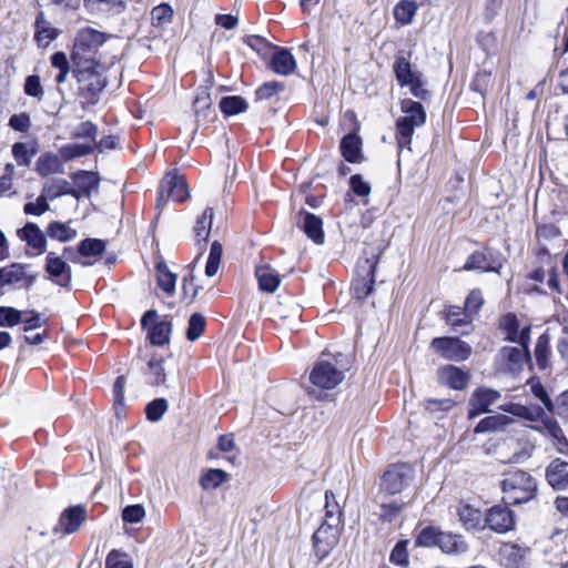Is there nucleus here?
Masks as SVG:
<instances>
[{"label": "nucleus", "instance_id": "f257e3e1", "mask_svg": "<svg viewBox=\"0 0 568 568\" xmlns=\"http://www.w3.org/2000/svg\"><path fill=\"white\" fill-rule=\"evenodd\" d=\"M108 34L92 28L79 30L71 54L78 71H90L102 62L99 48L105 42Z\"/></svg>", "mask_w": 568, "mask_h": 568}, {"label": "nucleus", "instance_id": "f03ea898", "mask_svg": "<svg viewBox=\"0 0 568 568\" xmlns=\"http://www.w3.org/2000/svg\"><path fill=\"white\" fill-rule=\"evenodd\" d=\"M400 110L404 115L396 121V140L400 151L404 148L410 150L414 130L425 123L426 112L419 102L410 99H404L402 101Z\"/></svg>", "mask_w": 568, "mask_h": 568}, {"label": "nucleus", "instance_id": "7ed1b4c3", "mask_svg": "<svg viewBox=\"0 0 568 568\" xmlns=\"http://www.w3.org/2000/svg\"><path fill=\"white\" fill-rule=\"evenodd\" d=\"M347 369L341 353L331 358H321L310 373V382L321 389H333L344 381Z\"/></svg>", "mask_w": 568, "mask_h": 568}, {"label": "nucleus", "instance_id": "20e7f679", "mask_svg": "<svg viewBox=\"0 0 568 568\" xmlns=\"http://www.w3.org/2000/svg\"><path fill=\"white\" fill-rule=\"evenodd\" d=\"M503 499L506 504H523L531 500L537 491L535 478L523 470L509 471L503 481Z\"/></svg>", "mask_w": 568, "mask_h": 568}, {"label": "nucleus", "instance_id": "39448f33", "mask_svg": "<svg viewBox=\"0 0 568 568\" xmlns=\"http://www.w3.org/2000/svg\"><path fill=\"white\" fill-rule=\"evenodd\" d=\"M416 545L422 547L438 546L446 554H462L467 549V544L462 536L439 531L434 527L424 528L417 536Z\"/></svg>", "mask_w": 568, "mask_h": 568}, {"label": "nucleus", "instance_id": "423d86ee", "mask_svg": "<svg viewBox=\"0 0 568 568\" xmlns=\"http://www.w3.org/2000/svg\"><path fill=\"white\" fill-rule=\"evenodd\" d=\"M496 362L498 368L505 373L519 374L525 366L531 363L529 345L526 347L504 346L499 349Z\"/></svg>", "mask_w": 568, "mask_h": 568}, {"label": "nucleus", "instance_id": "0eeeda50", "mask_svg": "<svg viewBox=\"0 0 568 568\" xmlns=\"http://www.w3.org/2000/svg\"><path fill=\"white\" fill-rule=\"evenodd\" d=\"M430 348L446 361L464 362L471 354V347L458 337H435L430 342Z\"/></svg>", "mask_w": 568, "mask_h": 568}, {"label": "nucleus", "instance_id": "6e6552de", "mask_svg": "<svg viewBox=\"0 0 568 568\" xmlns=\"http://www.w3.org/2000/svg\"><path fill=\"white\" fill-rule=\"evenodd\" d=\"M415 478L414 468L407 464L393 465L382 477V488L388 494H399L406 489Z\"/></svg>", "mask_w": 568, "mask_h": 568}, {"label": "nucleus", "instance_id": "1a4fd4ad", "mask_svg": "<svg viewBox=\"0 0 568 568\" xmlns=\"http://www.w3.org/2000/svg\"><path fill=\"white\" fill-rule=\"evenodd\" d=\"M378 255L358 262V276L352 283L353 296L357 300L366 298L373 288Z\"/></svg>", "mask_w": 568, "mask_h": 568}, {"label": "nucleus", "instance_id": "9d476101", "mask_svg": "<svg viewBox=\"0 0 568 568\" xmlns=\"http://www.w3.org/2000/svg\"><path fill=\"white\" fill-rule=\"evenodd\" d=\"M156 311L150 310L143 315L141 325L143 328L149 329V338L151 344L163 346L170 342L172 325L168 321L156 322Z\"/></svg>", "mask_w": 568, "mask_h": 568}, {"label": "nucleus", "instance_id": "9b49d317", "mask_svg": "<svg viewBox=\"0 0 568 568\" xmlns=\"http://www.w3.org/2000/svg\"><path fill=\"white\" fill-rule=\"evenodd\" d=\"M339 526L323 523L313 535V545L320 559L329 555L339 540Z\"/></svg>", "mask_w": 568, "mask_h": 568}, {"label": "nucleus", "instance_id": "f8f14e48", "mask_svg": "<svg viewBox=\"0 0 568 568\" xmlns=\"http://www.w3.org/2000/svg\"><path fill=\"white\" fill-rule=\"evenodd\" d=\"M29 265L22 263H12L1 268L0 278L2 286L16 285L18 287L30 288L37 275L28 273Z\"/></svg>", "mask_w": 568, "mask_h": 568}, {"label": "nucleus", "instance_id": "ddd939ff", "mask_svg": "<svg viewBox=\"0 0 568 568\" xmlns=\"http://www.w3.org/2000/svg\"><path fill=\"white\" fill-rule=\"evenodd\" d=\"M189 196V189L183 176L178 174H166L161 181L159 189V202L173 200L183 202Z\"/></svg>", "mask_w": 568, "mask_h": 568}, {"label": "nucleus", "instance_id": "4468645a", "mask_svg": "<svg viewBox=\"0 0 568 568\" xmlns=\"http://www.w3.org/2000/svg\"><path fill=\"white\" fill-rule=\"evenodd\" d=\"M108 64L98 62L97 67L90 71H78L79 81L84 83L83 89L87 91L89 99L94 100L106 87V79L104 73Z\"/></svg>", "mask_w": 568, "mask_h": 568}, {"label": "nucleus", "instance_id": "2eb2a0df", "mask_svg": "<svg viewBox=\"0 0 568 568\" xmlns=\"http://www.w3.org/2000/svg\"><path fill=\"white\" fill-rule=\"evenodd\" d=\"M484 521L491 530L498 534L507 532L515 526L514 514L505 505H496L491 507Z\"/></svg>", "mask_w": 568, "mask_h": 568}, {"label": "nucleus", "instance_id": "dca6fc26", "mask_svg": "<svg viewBox=\"0 0 568 568\" xmlns=\"http://www.w3.org/2000/svg\"><path fill=\"white\" fill-rule=\"evenodd\" d=\"M500 328L505 333V339L519 344L523 347L530 343L531 327L529 325L519 329V321L515 314H507L500 321Z\"/></svg>", "mask_w": 568, "mask_h": 568}, {"label": "nucleus", "instance_id": "f3484780", "mask_svg": "<svg viewBox=\"0 0 568 568\" xmlns=\"http://www.w3.org/2000/svg\"><path fill=\"white\" fill-rule=\"evenodd\" d=\"M45 272L49 278L61 287H68L71 283V267L53 252L48 253L45 257Z\"/></svg>", "mask_w": 568, "mask_h": 568}, {"label": "nucleus", "instance_id": "a211bd4d", "mask_svg": "<svg viewBox=\"0 0 568 568\" xmlns=\"http://www.w3.org/2000/svg\"><path fill=\"white\" fill-rule=\"evenodd\" d=\"M499 398L500 393L495 389L485 387L477 388L469 399L468 418L471 419L488 412L489 406L495 404Z\"/></svg>", "mask_w": 568, "mask_h": 568}, {"label": "nucleus", "instance_id": "6ab92c4d", "mask_svg": "<svg viewBox=\"0 0 568 568\" xmlns=\"http://www.w3.org/2000/svg\"><path fill=\"white\" fill-rule=\"evenodd\" d=\"M535 428L551 440L559 454L568 455V439L556 419L545 417L541 419L540 426Z\"/></svg>", "mask_w": 568, "mask_h": 568}, {"label": "nucleus", "instance_id": "aec40b11", "mask_svg": "<svg viewBox=\"0 0 568 568\" xmlns=\"http://www.w3.org/2000/svg\"><path fill=\"white\" fill-rule=\"evenodd\" d=\"M296 224L314 243H324L323 221L320 216L302 209L298 212Z\"/></svg>", "mask_w": 568, "mask_h": 568}, {"label": "nucleus", "instance_id": "412c9836", "mask_svg": "<svg viewBox=\"0 0 568 568\" xmlns=\"http://www.w3.org/2000/svg\"><path fill=\"white\" fill-rule=\"evenodd\" d=\"M85 508L78 505L65 509L54 527L55 532L72 534L77 531L85 520Z\"/></svg>", "mask_w": 568, "mask_h": 568}, {"label": "nucleus", "instance_id": "4be33fe9", "mask_svg": "<svg viewBox=\"0 0 568 568\" xmlns=\"http://www.w3.org/2000/svg\"><path fill=\"white\" fill-rule=\"evenodd\" d=\"M21 241L36 251L37 255L43 254L47 250V239L42 230L32 222H28L22 229L17 231Z\"/></svg>", "mask_w": 568, "mask_h": 568}, {"label": "nucleus", "instance_id": "5701e85b", "mask_svg": "<svg viewBox=\"0 0 568 568\" xmlns=\"http://www.w3.org/2000/svg\"><path fill=\"white\" fill-rule=\"evenodd\" d=\"M438 381L453 389L463 390L467 387L469 376L462 368L454 365H446L437 372Z\"/></svg>", "mask_w": 568, "mask_h": 568}, {"label": "nucleus", "instance_id": "b1692460", "mask_svg": "<svg viewBox=\"0 0 568 568\" xmlns=\"http://www.w3.org/2000/svg\"><path fill=\"white\" fill-rule=\"evenodd\" d=\"M73 180V197L80 200L81 197H89L92 191L99 187V178L95 173L90 171H81L72 176Z\"/></svg>", "mask_w": 568, "mask_h": 568}, {"label": "nucleus", "instance_id": "393cba45", "mask_svg": "<svg viewBox=\"0 0 568 568\" xmlns=\"http://www.w3.org/2000/svg\"><path fill=\"white\" fill-rule=\"evenodd\" d=\"M546 478L549 485L557 489L564 490L568 488V463L555 459L550 463L546 471Z\"/></svg>", "mask_w": 568, "mask_h": 568}, {"label": "nucleus", "instance_id": "a878e982", "mask_svg": "<svg viewBox=\"0 0 568 568\" xmlns=\"http://www.w3.org/2000/svg\"><path fill=\"white\" fill-rule=\"evenodd\" d=\"M529 549L517 544L506 542L499 549L500 560L504 565L511 568H519L528 554Z\"/></svg>", "mask_w": 568, "mask_h": 568}, {"label": "nucleus", "instance_id": "bb28decb", "mask_svg": "<svg viewBox=\"0 0 568 568\" xmlns=\"http://www.w3.org/2000/svg\"><path fill=\"white\" fill-rule=\"evenodd\" d=\"M271 68L280 75H290L296 69V61L290 50L282 48L273 54Z\"/></svg>", "mask_w": 568, "mask_h": 568}, {"label": "nucleus", "instance_id": "cd10ccee", "mask_svg": "<svg viewBox=\"0 0 568 568\" xmlns=\"http://www.w3.org/2000/svg\"><path fill=\"white\" fill-rule=\"evenodd\" d=\"M341 153L347 162L356 163L363 159L362 141L355 133L345 135L341 141Z\"/></svg>", "mask_w": 568, "mask_h": 568}, {"label": "nucleus", "instance_id": "c85d7f7f", "mask_svg": "<svg viewBox=\"0 0 568 568\" xmlns=\"http://www.w3.org/2000/svg\"><path fill=\"white\" fill-rule=\"evenodd\" d=\"M255 276L261 291L273 293L280 285V276L277 272L270 265H260L255 270Z\"/></svg>", "mask_w": 568, "mask_h": 568}, {"label": "nucleus", "instance_id": "c756f323", "mask_svg": "<svg viewBox=\"0 0 568 568\" xmlns=\"http://www.w3.org/2000/svg\"><path fill=\"white\" fill-rule=\"evenodd\" d=\"M34 27V40L39 47L47 48L58 37V30L51 27L43 12L38 14Z\"/></svg>", "mask_w": 568, "mask_h": 568}, {"label": "nucleus", "instance_id": "7c9ffc66", "mask_svg": "<svg viewBox=\"0 0 568 568\" xmlns=\"http://www.w3.org/2000/svg\"><path fill=\"white\" fill-rule=\"evenodd\" d=\"M36 171L41 176H49L51 174L63 173L64 166L59 155L44 153L37 160Z\"/></svg>", "mask_w": 568, "mask_h": 568}, {"label": "nucleus", "instance_id": "2f4dec72", "mask_svg": "<svg viewBox=\"0 0 568 568\" xmlns=\"http://www.w3.org/2000/svg\"><path fill=\"white\" fill-rule=\"evenodd\" d=\"M42 191L45 193V195L51 200H55L63 195H71L73 196V185L71 182H69L65 179L57 178V179H50L44 182L42 186Z\"/></svg>", "mask_w": 568, "mask_h": 568}, {"label": "nucleus", "instance_id": "473e14b6", "mask_svg": "<svg viewBox=\"0 0 568 568\" xmlns=\"http://www.w3.org/2000/svg\"><path fill=\"white\" fill-rule=\"evenodd\" d=\"M501 267V263L496 265L491 264L488 260V256L484 252H475L473 253L466 261L464 265V270L466 271H481V272H499Z\"/></svg>", "mask_w": 568, "mask_h": 568}, {"label": "nucleus", "instance_id": "72a5a7b5", "mask_svg": "<svg viewBox=\"0 0 568 568\" xmlns=\"http://www.w3.org/2000/svg\"><path fill=\"white\" fill-rule=\"evenodd\" d=\"M458 518H459V521L462 523V525L467 530L479 529V528L484 527L481 525V523H483L481 513L478 509H476L469 505L459 506Z\"/></svg>", "mask_w": 568, "mask_h": 568}, {"label": "nucleus", "instance_id": "f704fd0d", "mask_svg": "<svg viewBox=\"0 0 568 568\" xmlns=\"http://www.w3.org/2000/svg\"><path fill=\"white\" fill-rule=\"evenodd\" d=\"M514 419L507 415L497 414L481 419L475 427V433L497 432L511 424Z\"/></svg>", "mask_w": 568, "mask_h": 568}, {"label": "nucleus", "instance_id": "c9c22d12", "mask_svg": "<svg viewBox=\"0 0 568 568\" xmlns=\"http://www.w3.org/2000/svg\"><path fill=\"white\" fill-rule=\"evenodd\" d=\"M213 220V209L207 207L204 210L202 215L196 220L194 232L195 239L199 244L205 243L211 232Z\"/></svg>", "mask_w": 568, "mask_h": 568}, {"label": "nucleus", "instance_id": "e433bc0d", "mask_svg": "<svg viewBox=\"0 0 568 568\" xmlns=\"http://www.w3.org/2000/svg\"><path fill=\"white\" fill-rule=\"evenodd\" d=\"M396 80L402 87L410 83L419 74L412 70L409 61L404 57H398L394 63Z\"/></svg>", "mask_w": 568, "mask_h": 568}, {"label": "nucleus", "instance_id": "4c0bfd02", "mask_svg": "<svg viewBox=\"0 0 568 568\" xmlns=\"http://www.w3.org/2000/svg\"><path fill=\"white\" fill-rule=\"evenodd\" d=\"M49 237L59 242H68L77 236V231L71 229L69 223L51 222L47 227Z\"/></svg>", "mask_w": 568, "mask_h": 568}, {"label": "nucleus", "instance_id": "58836bf2", "mask_svg": "<svg viewBox=\"0 0 568 568\" xmlns=\"http://www.w3.org/2000/svg\"><path fill=\"white\" fill-rule=\"evenodd\" d=\"M156 276L159 286L168 294H173L175 290L176 276L169 270L165 262L156 264Z\"/></svg>", "mask_w": 568, "mask_h": 568}, {"label": "nucleus", "instance_id": "ea45409f", "mask_svg": "<svg viewBox=\"0 0 568 568\" xmlns=\"http://www.w3.org/2000/svg\"><path fill=\"white\" fill-rule=\"evenodd\" d=\"M342 520V509L331 491L325 493V519L323 523L339 526Z\"/></svg>", "mask_w": 568, "mask_h": 568}, {"label": "nucleus", "instance_id": "a19ab883", "mask_svg": "<svg viewBox=\"0 0 568 568\" xmlns=\"http://www.w3.org/2000/svg\"><path fill=\"white\" fill-rule=\"evenodd\" d=\"M418 8L408 2L407 0H399L394 7L393 13L396 22L407 26L414 21Z\"/></svg>", "mask_w": 568, "mask_h": 568}, {"label": "nucleus", "instance_id": "79ce46f5", "mask_svg": "<svg viewBox=\"0 0 568 568\" xmlns=\"http://www.w3.org/2000/svg\"><path fill=\"white\" fill-rule=\"evenodd\" d=\"M550 337L547 333L540 335L535 346V357L540 368H547L550 358Z\"/></svg>", "mask_w": 568, "mask_h": 568}, {"label": "nucleus", "instance_id": "37998d69", "mask_svg": "<svg viewBox=\"0 0 568 568\" xmlns=\"http://www.w3.org/2000/svg\"><path fill=\"white\" fill-rule=\"evenodd\" d=\"M247 102L239 95L224 97L220 101V109L225 115H235L246 111Z\"/></svg>", "mask_w": 568, "mask_h": 568}, {"label": "nucleus", "instance_id": "c03bdc74", "mask_svg": "<svg viewBox=\"0 0 568 568\" xmlns=\"http://www.w3.org/2000/svg\"><path fill=\"white\" fill-rule=\"evenodd\" d=\"M93 151L92 143H70L59 150L64 161L87 155Z\"/></svg>", "mask_w": 568, "mask_h": 568}, {"label": "nucleus", "instance_id": "a18cd8bd", "mask_svg": "<svg viewBox=\"0 0 568 568\" xmlns=\"http://www.w3.org/2000/svg\"><path fill=\"white\" fill-rule=\"evenodd\" d=\"M78 251L85 257L100 256L105 251V242L99 239H85L79 243Z\"/></svg>", "mask_w": 568, "mask_h": 568}, {"label": "nucleus", "instance_id": "49530a36", "mask_svg": "<svg viewBox=\"0 0 568 568\" xmlns=\"http://www.w3.org/2000/svg\"><path fill=\"white\" fill-rule=\"evenodd\" d=\"M229 479V474L222 469H210L201 479L200 485L203 489H215Z\"/></svg>", "mask_w": 568, "mask_h": 568}, {"label": "nucleus", "instance_id": "de8ad7c7", "mask_svg": "<svg viewBox=\"0 0 568 568\" xmlns=\"http://www.w3.org/2000/svg\"><path fill=\"white\" fill-rule=\"evenodd\" d=\"M193 109L197 121H201V118L206 120L212 113V100L210 93L202 91L197 94L193 102Z\"/></svg>", "mask_w": 568, "mask_h": 568}, {"label": "nucleus", "instance_id": "09e8293b", "mask_svg": "<svg viewBox=\"0 0 568 568\" xmlns=\"http://www.w3.org/2000/svg\"><path fill=\"white\" fill-rule=\"evenodd\" d=\"M222 245L217 241H214L211 245L210 254L205 265L206 276L212 277L217 273L222 260Z\"/></svg>", "mask_w": 568, "mask_h": 568}, {"label": "nucleus", "instance_id": "8fccbe9b", "mask_svg": "<svg viewBox=\"0 0 568 568\" xmlns=\"http://www.w3.org/2000/svg\"><path fill=\"white\" fill-rule=\"evenodd\" d=\"M205 318L200 313H194L190 316L189 325L186 329V338L191 342L196 341L204 333Z\"/></svg>", "mask_w": 568, "mask_h": 568}, {"label": "nucleus", "instance_id": "3c124183", "mask_svg": "<svg viewBox=\"0 0 568 568\" xmlns=\"http://www.w3.org/2000/svg\"><path fill=\"white\" fill-rule=\"evenodd\" d=\"M50 199L45 195L43 191L33 202H28L24 204L23 211L29 215L40 216L50 210V205L48 203Z\"/></svg>", "mask_w": 568, "mask_h": 568}, {"label": "nucleus", "instance_id": "603ef678", "mask_svg": "<svg viewBox=\"0 0 568 568\" xmlns=\"http://www.w3.org/2000/svg\"><path fill=\"white\" fill-rule=\"evenodd\" d=\"M469 316L470 315L468 313H466L465 308L463 310L459 306H449L446 310V313H445L446 322L449 325H452L453 327H458V326L468 324L469 323V320H468Z\"/></svg>", "mask_w": 568, "mask_h": 568}, {"label": "nucleus", "instance_id": "864d4df0", "mask_svg": "<svg viewBox=\"0 0 568 568\" xmlns=\"http://www.w3.org/2000/svg\"><path fill=\"white\" fill-rule=\"evenodd\" d=\"M168 410V402L164 398H156L145 407L146 418L150 422H159Z\"/></svg>", "mask_w": 568, "mask_h": 568}, {"label": "nucleus", "instance_id": "5fc2aeb1", "mask_svg": "<svg viewBox=\"0 0 568 568\" xmlns=\"http://www.w3.org/2000/svg\"><path fill=\"white\" fill-rule=\"evenodd\" d=\"M149 374L152 376V384L162 385L166 381L163 367V358L151 357L148 362Z\"/></svg>", "mask_w": 568, "mask_h": 568}, {"label": "nucleus", "instance_id": "6e6d98bb", "mask_svg": "<svg viewBox=\"0 0 568 568\" xmlns=\"http://www.w3.org/2000/svg\"><path fill=\"white\" fill-rule=\"evenodd\" d=\"M22 312L8 306L0 307V326L1 327H13L18 325L22 320Z\"/></svg>", "mask_w": 568, "mask_h": 568}, {"label": "nucleus", "instance_id": "4d7b16f0", "mask_svg": "<svg viewBox=\"0 0 568 568\" xmlns=\"http://www.w3.org/2000/svg\"><path fill=\"white\" fill-rule=\"evenodd\" d=\"M105 568H133V564L128 555L112 550L106 557Z\"/></svg>", "mask_w": 568, "mask_h": 568}, {"label": "nucleus", "instance_id": "13d9d810", "mask_svg": "<svg viewBox=\"0 0 568 568\" xmlns=\"http://www.w3.org/2000/svg\"><path fill=\"white\" fill-rule=\"evenodd\" d=\"M528 384H529L532 395L544 404V406L546 407V409L548 412H552L554 403L550 399V397L548 396V394H547L545 387L541 385V383L537 379H530L528 382Z\"/></svg>", "mask_w": 568, "mask_h": 568}, {"label": "nucleus", "instance_id": "bf43d9fd", "mask_svg": "<svg viewBox=\"0 0 568 568\" xmlns=\"http://www.w3.org/2000/svg\"><path fill=\"white\" fill-rule=\"evenodd\" d=\"M12 155L19 165L28 166L34 152L30 151L26 143L17 142L12 146Z\"/></svg>", "mask_w": 568, "mask_h": 568}, {"label": "nucleus", "instance_id": "052dcab7", "mask_svg": "<svg viewBox=\"0 0 568 568\" xmlns=\"http://www.w3.org/2000/svg\"><path fill=\"white\" fill-rule=\"evenodd\" d=\"M145 517V509L142 505H130L126 506L122 511V519L129 524H138Z\"/></svg>", "mask_w": 568, "mask_h": 568}, {"label": "nucleus", "instance_id": "680f3d73", "mask_svg": "<svg viewBox=\"0 0 568 568\" xmlns=\"http://www.w3.org/2000/svg\"><path fill=\"white\" fill-rule=\"evenodd\" d=\"M483 304H484L483 294H481L480 290L475 288V290L470 291V293L466 297L465 311L470 316L475 315L478 313V311L480 310Z\"/></svg>", "mask_w": 568, "mask_h": 568}, {"label": "nucleus", "instance_id": "e2e57ef3", "mask_svg": "<svg viewBox=\"0 0 568 568\" xmlns=\"http://www.w3.org/2000/svg\"><path fill=\"white\" fill-rule=\"evenodd\" d=\"M97 126L90 122H82L73 132L74 138L79 139H89L88 143H92L94 146L95 144V136H97Z\"/></svg>", "mask_w": 568, "mask_h": 568}, {"label": "nucleus", "instance_id": "0e129e2a", "mask_svg": "<svg viewBox=\"0 0 568 568\" xmlns=\"http://www.w3.org/2000/svg\"><path fill=\"white\" fill-rule=\"evenodd\" d=\"M172 14V8L165 3L153 8L151 12L152 21L158 26L170 22Z\"/></svg>", "mask_w": 568, "mask_h": 568}, {"label": "nucleus", "instance_id": "69168bd1", "mask_svg": "<svg viewBox=\"0 0 568 568\" xmlns=\"http://www.w3.org/2000/svg\"><path fill=\"white\" fill-rule=\"evenodd\" d=\"M284 89V85L276 81H270L264 84H262L256 90V98L258 100H265L274 97L276 93L282 91Z\"/></svg>", "mask_w": 568, "mask_h": 568}, {"label": "nucleus", "instance_id": "338daca9", "mask_svg": "<svg viewBox=\"0 0 568 568\" xmlns=\"http://www.w3.org/2000/svg\"><path fill=\"white\" fill-rule=\"evenodd\" d=\"M424 405L428 412L436 413V412L450 410L454 407L455 403L450 398H442V399L428 398L425 400Z\"/></svg>", "mask_w": 568, "mask_h": 568}, {"label": "nucleus", "instance_id": "774afa93", "mask_svg": "<svg viewBox=\"0 0 568 568\" xmlns=\"http://www.w3.org/2000/svg\"><path fill=\"white\" fill-rule=\"evenodd\" d=\"M24 92L27 95L41 99L43 97V89L38 75H29L26 79Z\"/></svg>", "mask_w": 568, "mask_h": 568}]
</instances>
